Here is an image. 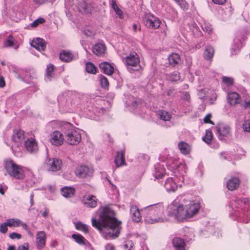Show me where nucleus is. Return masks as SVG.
Wrapping results in <instances>:
<instances>
[{
	"label": "nucleus",
	"instance_id": "nucleus-36",
	"mask_svg": "<svg viewBox=\"0 0 250 250\" xmlns=\"http://www.w3.org/2000/svg\"><path fill=\"white\" fill-rule=\"evenodd\" d=\"M85 69L87 73L92 74H96L98 71L97 67L91 62L85 64Z\"/></svg>",
	"mask_w": 250,
	"mask_h": 250
},
{
	"label": "nucleus",
	"instance_id": "nucleus-50",
	"mask_svg": "<svg viewBox=\"0 0 250 250\" xmlns=\"http://www.w3.org/2000/svg\"><path fill=\"white\" fill-rule=\"evenodd\" d=\"M243 129L244 131L250 132V120H247L244 123Z\"/></svg>",
	"mask_w": 250,
	"mask_h": 250
},
{
	"label": "nucleus",
	"instance_id": "nucleus-31",
	"mask_svg": "<svg viewBox=\"0 0 250 250\" xmlns=\"http://www.w3.org/2000/svg\"><path fill=\"white\" fill-rule=\"evenodd\" d=\"M178 146L180 150V152L184 154H188L189 153L190 151V146L185 142H180L178 144Z\"/></svg>",
	"mask_w": 250,
	"mask_h": 250
},
{
	"label": "nucleus",
	"instance_id": "nucleus-19",
	"mask_svg": "<svg viewBox=\"0 0 250 250\" xmlns=\"http://www.w3.org/2000/svg\"><path fill=\"white\" fill-rule=\"evenodd\" d=\"M240 180L237 177H232L227 182V187L230 191L236 189L239 186Z\"/></svg>",
	"mask_w": 250,
	"mask_h": 250
},
{
	"label": "nucleus",
	"instance_id": "nucleus-16",
	"mask_svg": "<svg viewBox=\"0 0 250 250\" xmlns=\"http://www.w3.org/2000/svg\"><path fill=\"white\" fill-rule=\"evenodd\" d=\"M7 225L10 227H18L21 226L26 231H28V228L26 223L23 222L19 219L12 218L6 220Z\"/></svg>",
	"mask_w": 250,
	"mask_h": 250
},
{
	"label": "nucleus",
	"instance_id": "nucleus-33",
	"mask_svg": "<svg viewBox=\"0 0 250 250\" xmlns=\"http://www.w3.org/2000/svg\"><path fill=\"white\" fill-rule=\"evenodd\" d=\"M112 8L116 13V14L119 16L120 19H122L124 17L123 11L121 9L119 8L117 4L116 0H111L110 3Z\"/></svg>",
	"mask_w": 250,
	"mask_h": 250
},
{
	"label": "nucleus",
	"instance_id": "nucleus-18",
	"mask_svg": "<svg viewBox=\"0 0 250 250\" xmlns=\"http://www.w3.org/2000/svg\"><path fill=\"white\" fill-rule=\"evenodd\" d=\"M106 51V46L104 43H98L92 47L93 53L97 56L104 55Z\"/></svg>",
	"mask_w": 250,
	"mask_h": 250
},
{
	"label": "nucleus",
	"instance_id": "nucleus-40",
	"mask_svg": "<svg viewBox=\"0 0 250 250\" xmlns=\"http://www.w3.org/2000/svg\"><path fill=\"white\" fill-rule=\"evenodd\" d=\"M77 8L80 12L86 13L87 12V3L83 0L79 1L77 5Z\"/></svg>",
	"mask_w": 250,
	"mask_h": 250
},
{
	"label": "nucleus",
	"instance_id": "nucleus-27",
	"mask_svg": "<svg viewBox=\"0 0 250 250\" xmlns=\"http://www.w3.org/2000/svg\"><path fill=\"white\" fill-rule=\"evenodd\" d=\"M166 189L169 191H175L177 189V185L173 178H167L165 184Z\"/></svg>",
	"mask_w": 250,
	"mask_h": 250
},
{
	"label": "nucleus",
	"instance_id": "nucleus-25",
	"mask_svg": "<svg viewBox=\"0 0 250 250\" xmlns=\"http://www.w3.org/2000/svg\"><path fill=\"white\" fill-rule=\"evenodd\" d=\"M115 163L117 167L122 166L125 164V150L124 149L117 152Z\"/></svg>",
	"mask_w": 250,
	"mask_h": 250
},
{
	"label": "nucleus",
	"instance_id": "nucleus-55",
	"mask_svg": "<svg viewBox=\"0 0 250 250\" xmlns=\"http://www.w3.org/2000/svg\"><path fill=\"white\" fill-rule=\"evenodd\" d=\"M243 106L245 109H249L250 112V100L248 101H245Z\"/></svg>",
	"mask_w": 250,
	"mask_h": 250
},
{
	"label": "nucleus",
	"instance_id": "nucleus-5",
	"mask_svg": "<svg viewBox=\"0 0 250 250\" xmlns=\"http://www.w3.org/2000/svg\"><path fill=\"white\" fill-rule=\"evenodd\" d=\"M68 125L69 127L64 132L65 141L70 145H77L81 141V134L74 127Z\"/></svg>",
	"mask_w": 250,
	"mask_h": 250
},
{
	"label": "nucleus",
	"instance_id": "nucleus-46",
	"mask_svg": "<svg viewBox=\"0 0 250 250\" xmlns=\"http://www.w3.org/2000/svg\"><path fill=\"white\" fill-rule=\"evenodd\" d=\"M133 245V243L131 240H127L123 245V247L124 250H131Z\"/></svg>",
	"mask_w": 250,
	"mask_h": 250
},
{
	"label": "nucleus",
	"instance_id": "nucleus-35",
	"mask_svg": "<svg viewBox=\"0 0 250 250\" xmlns=\"http://www.w3.org/2000/svg\"><path fill=\"white\" fill-rule=\"evenodd\" d=\"M214 53V50L210 46H207L204 53V58L206 60H210L212 59Z\"/></svg>",
	"mask_w": 250,
	"mask_h": 250
},
{
	"label": "nucleus",
	"instance_id": "nucleus-59",
	"mask_svg": "<svg viewBox=\"0 0 250 250\" xmlns=\"http://www.w3.org/2000/svg\"><path fill=\"white\" fill-rule=\"evenodd\" d=\"M49 212V209L46 208H45L44 209L43 211H42V212L41 211V212L42 213V215L43 217H45V218L48 216Z\"/></svg>",
	"mask_w": 250,
	"mask_h": 250
},
{
	"label": "nucleus",
	"instance_id": "nucleus-2",
	"mask_svg": "<svg viewBox=\"0 0 250 250\" xmlns=\"http://www.w3.org/2000/svg\"><path fill=\"white\" fill-rule=\"evenodd\" d=\"M163 211L164 207L162 204H155L142 208V215L144 217L145 222L153 224L167 220L163 216Z\"/></svg>",
	"mask_w": 250,
	"mask_h": 250
},
{
	"label": "nucleus",
	"instance_id": "nucleus-42",
	"mask_svg": "<svg viewBox=\"0 0 250 250\" xmlns=\"http://www.w3.org/2000/svg\"><path fill=\"white\" fill-rule=\"evenodd\" d=\"M15 40L12 35H9L7 39L4 42L3 46L4 47H12L14 45Z\"/></svg>",
	"mask_w": 250,
	"mask_h": 250
},
{
	"label": "nucleus",
	"instance_id": "nucleus-14",
	"mask_svg": "<svg viewBox=\"0 0 250 250\" xmlns=\"http://www.w3.org/2000/svg\"><path fill=\"white\" fill-rule=\"evenodd\" d=\"M47 236L44 231H39L36 235V246L39 250L43 249L46 245Z\"/></svg>",
	"mask_w": 250,
	"mask_h": 250
},
{
	"label": "nucleus",
	"instance_id": "nucleus-43",
	"mask_svg": "<svg viewBox=\"0 0 250 250\" xmlns=\"http://www.w3.org/2000/svg\"><path fill=\"white\" fill-rule=\"evenodd\" d=\"M76 229L78 230L82 231L84 233L88 232V229L87 225L82 223L81 222H79L75 224Z\"/></svg>",
	"mask_w": 250,
	"mask_h": 250
},
{
	"label": "nucleus",
	"instance_id": "nucleus-61",
	"mask_svg": "<svg viewBox=\"0 0 250 250\" xmlns=\"http://www.w3.org/2000/svg\"><path fill=\"white\" fill-rule=\"evenodd\" d=\"M139 104V102L135 101L132 102L131 106L134 109H135L136 108L137 106Z\"/></svg>",
	"mask_w": 250,
	"mask_h": 250
},
{
	"label": "nucleus",
	"instance_id": "nucleus-38",
	"mask_svg": "<svg viewBox=\"0 0 250 250\" xmlns=\"http://www.w3.org/2000/svg\"><path fill=\"white\" fill-rule=\"evenodd\" d=\"M55 66L53 64H49L47 65L46 69L45 70V76L47 79L49 81L51 80L53 73L55 70Z\"/></svg>",
	"mask_w": 250,
	"mask_h": 250
},
{
	"label": "nucleus",
	"instance_id": "nucleus-30",
	"mask_svg": "<svg viewBox=\"0 0 250 250\" xmlns=\"http://www.w3.org/2000/svg\"><path fill=\"white\" fill-rule=\"evenodd\" d=\"M168 60L169 64L173 66L180 64L181 62L180 56L176 53H173L170 55L168 56Z\"/></svg>",
	"mask_w": 250,
	"mask_h": 250
},
{
	"label": "nucleus",
	"instance_id": "nucleus-48",
	"mask_svg": "<svg viewBox=\"0 0 250 250\" xmlns=\"http://www.w3.org/2000/svg\"><path fill=\"white\" fill-rule=\"evenodd\" d=\"M45 22V20L43 18H39L38 19L34 21L31 24L32 27H37L39 24L43 23Z\"/></svg>",
	"mask_w": 250,
	"mask_h": 250
},
{
	"label": "nucleus",
	"instance_id": "nucleus-37",
	"mask_svg": "<svg viewBox=\"0 0 250 250\" xmlns=\"http://www.w3.org/2000/svg\"><path fill=\"white\" fill-rule=\"evenodd\" d=\"M159 117L165 121H169L171 119V115L166 110H159L158 113Z\"/></svg>",
	"mask_w": 250,
	"mask_h": 250
},
{
	"label": "nucleus",
	"instance_id": "nucleus-52",
	"mask_svg": "<svg viewBox=\"0 0 250 250\" xmlns=\"http://www.w3.org/2000/svg\"><path fill=\"white\" fill-rule=\"evenodd\" d=\"M29 245L28 243L18 247L17 250H28Z\"/></svg>",
	"mask_w": 250,
	"mask_h": 250
},
{
	"label": "nucleus",
	"instance_id": "nucleus-60",
	"mask_svg": "<svg viewBox=\"0 0 250 250\" xmlns=\"http://www.w3.org/2000/svg\"><path fill=\"white\" fill-rule=\"evenodd\" d=\"M114 249V246L111 244H108L105 246V250H113Z\"/></svg>",
	"mask_w": 250,
	"mask_h": 250
},
{
	"label": "nucleus",
	"instance_id": "nucleus-63",
	"mask_svg": "<svg viewBox=\"0 0 250 250\" xmlns=\"http://www.w3.org/2000/svg\"><path fill=\"white\" fill-rule=\"evenodd\" d=\"M204 30H206L208 33H210L212 32V28L210 27L205 26V28H203Z\"/></svg>",
	"mask_w": 250,
	"mask_h": 250
},
{
	"label": "nucleus",
	"instance_id": "nucleus-62",
	"mask_svg": "<svg viewBox=\"0 0 250 250\" xmlns=\"http://www.w3.org/2000/svg\"><path fill=\"white\" fill-rule=\"evenodd\" d=\"M35 3L42 4L47 1V0H33Z\"/></svg>",
	"mask_w": 250,
	"mask_h": 250
},
{
	"label": "nucleus",
	"instance_id": "nucleus-20",
	"mask_svg": "<svg viewBox=\"0 0 250 250\" xmlns=\"http://www.w3.org/2000/svg\"><path fill=\"white\" fill-rule=\"evenodd\" d=\"M59 57L62 62H69L73 60L74 55L71 51L63 50L60 53Z\"/></svg>",
	"mask_w": 250,
	"mask_h": 250
},
{
	"label": "nucleus",
	"instance_id": "nucleus-56",
	"mask_svg": "<svg viewBox=\"0 0 250 250\" xmlns=\"http://www.w3.org/2000/svg\"><path fill=\"white\" fill-rule=\"evenodd\" d=\"M5 86V82L4 78L0 76V87L3 88Z\"/></svg>",
	"mask_w": 250,
	"mask_h": 250
},
{
	"label": "nucleus",
	"instance_id": "nucleus-41",
	"mask_svg": "<svg viewBox=\"0 0 250 250\" xmlns=\"http://www.w3.org/2000/svg\"><path fill=\"white\" fill-rule=\"evenodd\" d=\"M100 84L102 87L104 89H107L108 88L109 83L108 79L105 76L102 75L99 76Z\"/></svg>",
	"mask_w": 250,
	"mask_h": 250
},
{
	"label": "nucleus",
	"instance_id": "nucleus-58",
	"mask_svg": "<svg viewBox=\"0 0 250 250\" xmlns=\"http://www.w3.org/2000/svg\"><path fill=\"white\" fill-rule=\"evenodd\" d=\"M212 1L217 4H224L226 3L227 0H212Z\"/></svg>",
	"mask_w": 250,
	"mask_h": 250
},
{
	"label": "nucleus",
	"instance_id": "nucleus-57",
	"mask_svg": "<svg viewBox=\"0 0 250 250\" xmlns=\"http://www.w3.org/2000/svg\"><path fill=\"white\" fill-rule=\"evenodd\" d=\"M58 246V242L56 240H52L50 242V247L52 248H56Z\"/></svg>",
	"mask_w": 250,
	"mask_h": 250
},
{
	"label": "nucleus",
	"instance_id": "nucleus-47",
	"mask_svg": "<svg viewBox=\"0 0 250 250\" xmlns=\"http://www.w3.org/2000/svg\"><path fill=\"white\" fill-rule=\"evenodd\" d=\"M222 81L227 86L232 85L234 82V80L232 78L226 76H223L222 77Z\"/></svg>",
	"mask_w": 250,
	"mask_h": 250
},
{
	"label": "nucleus",
	"instance_id": "nucleus-49",
	"mask_svg": "<svg viewBox=\"0 0 250 250\" xmlns=\"http://www.w3.org/2000/svg\"><path fill=\"white\" fill-rule=\"evenodd\" d=\"M7 222H6L4 223H2L0 226V231L2 233H5L8 231L7 227L8 225H7Z\"/></svg>",
	"mask_w": 250,
	"mask_h": 250
},
{
	"label": "nucleus",
	"instance_id": "nucleus-11",
	"mask_svg": "<svg viewBox=\"0 0 250 250\" xmlns=\"http://www.w3.org/2000/svg\"><path fill=\"white\" fill-rule=\"evenodd\" d=\"M24 147L30 153H35L38 150L37 142L34 138H28L24 141Z\"/></svg>",
	"mask_w": 250,
	"mask_h": 250
},
{
	"label": "nucleus",
	"instance_id": "nucleus-8",
	"mask_svg": "<svg viewBox=\"0 0 250 250\" xmlns=\"http://www.w3.org/2000/svg\"><path fill=\"white\" fill-rule=\"evenodd\" d=\"M75 173L78 177L81 178H86L92 176L93 173V170L92 168L84 165L78 166L75 170Z\"/></svg>",
	"mask_w": 250,
	"mask_h": 250
},
{
	"label": "nucleus",
	"instance_id": "nucleus-6",
	"mask_svg": "<svg viewBox=\"0 0 250 250\" xmlns=\"http://www.w3.org/2000/svg\"><path fill=\"white\" fill-rule=\"evenodd\" d=\"M185 219L191 218L197 214L201 208L200 204L188 199H184Z\"/></svg>",
	"mask_w": 250,
	"mask_h": 250
},
{
	"label": "nucleus",
	"instance_id": "nucleus-3",
	"mask_svg": "<svg viewBox=\"0 0 250 250\" xmlns=\"http://www.w3.org/2000/svg\"><path fill=\"white\" fill-rule=\"evenodd\" d=\"M4 168L7 173L11 177L18 180L23 179L25 177L22 167L17 164L11 159L4 160Z\"/></svg>",
	"mask_w": 250,
	"mask_h": 250
},
{
	"label": "nucleus",
	"instance_id": "nucleus-53",
	"mask_svg": "<svg viewBox=\"0 0 250 250\" xmlns=\"http://www.w3.org/2000/svg\"><path fill=\"white\" fill-rule=\"evenodd\" d=\"M210 118H211L210 115L208 114V115H206L204 119V122L207 124H208V123L212 124V123L211 121L210 120Z\"/></svg>",
	"mask_w": 250,
	"mask_h": 250
},
{
	"label": "nucleus",
	"instance_id": "nucleus-24",
	"mask_svg": "<svg viewBox=\"0 0 250 250\" xmlns=\"http://www.w3.org/2000/svg\"><path fill=\"white\" fill-rule=\"evenodd\" d=\"M31 45L39 51H44L46 48V43L44 40L37 38L32 41Z\"/></svg>",
	"mask_w": 250,
	"mask_h": 250
},
{
	"label": "nucleus",
	"instance_id": "nucleus-39",
	"mask_svg": "<svg viewBox=\"0 0 250 250\" xmlns=\"http://www.w3.org/2000/svg\"><path fill=\"white\" fill-rule=\"evenodd\" d=\"M213 138V133L210 130H207L205 135L202 137V140L206 144H211Z\"/></svg>",
	"mask_w": 250,
	"mask_h": 250
},
{
	"label": "nucleus",
	"instance_id": "nucleus-54",
	"mask_svg": "<svg viewBox=\"0 0 250 250\" xmlns=\"http://www.w3.org/2000/svg\"><path fill=\"white\" fill-rule=\"evenodd\" d=\"M183 99L185 100L189 101L190 99V96L188 92H183Z\"/></svg>",
	"mask_w": 250,
	"mask_h": 250
},
{
	"label": "nucleus",
	"instance_id": "nucleus-10",
	"mask_svg": "<svg viewBox=\"0 0 250 250\" xmlns=\"http://www.w3.org/2000/svg\"><path fill=\"white\" fill-rule=\"evenodd\" d=\"M24 139L25 133L23 130L21 129H16L13 130L11 140L17 146L19 147Z\"/></svg>",
	"mask_w": 250,
	"mask_h": 250
},
{
	"label": "nucleus",
	"instance_id": "nucleus-17",
	"mask_svg": "<svg viewBox=\"0 0 250 250\" xmlns=\"http://www.w3.org/2000/svg\"><path fill=\"white\" fill-rule=\"evenodd\" d=\"M217 131L219 139L223 140L224 137H227L229 135L230 128L226 125H219L217 127Z\"/></svg>",
	"mask_w": 250,
	"mask_h": 250
},
{
	"label": "nucleus",
	"instance_id": "nucleus-64",
	"mask_svg": "<svg viewBox=\"0 0 250 250\" xmlns=\"http://www.w3.org/2000/svg\"><path fill=\"white\" fill-rule=\"evenodd\" d=\"M7 250H16V247L13 245H11L8 247Z\"/></svg>",
	"mask_w": 250,
	"mask_h": 250
},
{
	"label": "nucleus",
	"instance_id": "nucleus-9",
	"mask_svg": "<svg viewBox=\"0 0 250 250\" xmlns=\"http://www.w3.org/2000/svg\"><path fill=\"white\" fill-rule=\"evenodd\" d=\"M125 65L128 68H131V67H136L139 65V56L136 52H131L125 58Z\"/></svg>",
	"mask_w": 250,
	"mask_h": 250
},
{
	"label": "nucleus",
	"instance_id": "nucleus-12",
	"mask_svg": "<svg viewBox=\"0 0 250 250\" xmlns=\"http://www.w3.org/2000/svg\"><path fill=\"white\" fill-rule=\"evenodd\" d=\"M64 141L62 133L59 131H55L51 134L50 142L56 146L62 145Z\"/></svg>",
	"mask_w": 250,
	"mask_h": 250
},
{
	"label": "nucleus",
	"instance_id": "nucleus-34",
	"mask_svg": "<svg viewBox=\"0 0 250 250\" xmlns=\"http://www.w3.org/2000/svg\"><path fill=\"white\" fill-rule=\"evenodd\" d=\"M72 238L76 243L81 245H85L86 243L87 242L86 239L80 234H73Z\"/></svg>",
	"mask_w": 250,
	"mask_h": 250
},
{
	"label": "nucleus",
	"instance_id": "nucleus-51",
	"mask_svg": "<svg viewBox=\"0 0 250 250\" xmlns=\"http://www.w3.org/2000/svg\"><path fill=\"white\" fill-rule=\"evenodd\" d=\"M9 236L11 239H20L21 238V234L16 232H12L9 234Z\"/></svg>",
	"mask_w": 250,
	"mask_h": 250
},
{
	"label": "nucleus",
	"instance_id": "nucleus-13",
	"mask_svg": "<svg viewBox=\"0 0 250 250\" xmlns=\"http://www.w3.org/2000/svg\"><path fill=\"white\" fill-rule=\"evenodd\" d=\"M62 165V163L61 160L57 158L50 159L47 161L46 164L48 170L52 171H56L60 170Z\"/></svg>",
	"mask_w": 250,
	"mask_h": 250
},
{
	"label": "nucleus",
	"instance_id": "nucleus-45",
	"mask_svg": "<svg viewBox=\"0 0 250 250\" xmlns=\"http://www.w3.org/2000/svg\"><path fill=\"white\" fill-rule=\"evenodd\" d=\"M181 77L180 74L177 71H175L170 74L168 79L172 82H177L180 80Z\"/></svg>",
	"mask_w": 250,
	"mask_h": 250
},
{
	"label": "nucleus",
	"instance_id": "nucleus-44",
	"mask_svg": "<svg viewBox=\"0 0 250 250\" xmlns=\"http://www.w3.org/2000/svg\"><path fill=\"white\" fill-rule=\"evenodd\" d=\"M174 1L180 6L184 10H187L188 9V4L185 0H174Z\"/></svg>",
	"mask_w": 250,
	"mask_h": 250
},
{
	"label": "nucleus",
	"instance_id": "nucleus-7",
	"mask_svg": "<svg viewBox=\"0 0 250 250\" xmlns=\"http://www.w3.org/2000/svg\"><path fill=\"white\" fill-rule=\"evenodd\" d=\"M143 21L145 25L150 29H157L161 24L159 19L151 13L146 14Z\"/></svg>",
	"mask_w": 250,
	"mask_h": 250
},
{
	"label": "nucleus",
	"instance_id": "nucleus-32",
	"mask_svg": "<svg viewBox=\"0 0 250 250\" xmlns=\"http://www.w3.org/2000/svg\"><path fill=\"white\" fill-rule=\"evenodd\" d=\"M179 165V161L177 159H170L167 162V168L171 171L176 170L178 168Z\"/></svg>",
	"mask_w": 250,
	"mask_h": 250
},
{
	"label": "nucleus",
	"instance_id": "nucleus-1",
	"mask_svg": "<svg viewBox=\"0 0 250 250\" xmlns=\"http://www.w3.org/2000/svg\"><path fill=\"white\" fill-rule=\"evenodd\" d=\"M100 221L95 218L92 219L93 227L102 231H107L106 237L115 239L119 236L122 222L114 217V212L108 208H104L100 214Z\"/></svg>",
	"mask_w": 250,
	"mask_h": 250
},
{
	"label": "nucleus",
	"instance_id": "nucleus-26",
	"mask_svg": "<svg viewBox=\"0 0 250 250\" xmlns=\"http://www.w3.org/2000/svg\"><path fill=\"white\" fill-rule=\"evenodd\" d=\"M130 213L132 220L136 222L141 221V213L139 208L136 206H133L130 208Z\"/></svg>",
	"mask_w": 250,
	"mask_h": 250
},
{
	"label": "nucleus",
	"instance_id": "nucleus-28",
	"mask_svg": "<svg viewBox=\"0 0 250 250\" xmlns=\"http://www.w3.org/2000/svg\"><path fill=\"white\" fill-rule=\"evenodd\" d=\"M61 192L63 196L66 198H71L75 195V189L71 187H65L61 188Z\"/></svg>",
	"mask_w": 250,
	"mask_h": 250
},
{
	"label": "nucleus",
	"instance_id": "nucleus-4",
	"mask_svg": "<svg viewBox=\"0 0 250 250\" xmlns=\"http://www.w3.org/2000/svg\"><path fill=\"white\" fill-rule=\"evenodd\" d=\"M167 215L175 220L182 221L185 219L183 201L181 202L178 199L174 200L167 208Z\"/></svg>",
	"mask_w": 250,
	"mask_h": 250
},
{
	"label": "nucleus",
	"instance_id": "nucleus-22",
	"mask_svg": "<svg viewBox=\"0 0 250 250\" xmlns=\"http://www.w3.org/2000/svg\"><path fill=\"white\" fill-rule=\"evenodd\" d=\"M100 69L106 75L111 76L114 73V67L107 62H102L99 64Z\"/></svg>",
	"mask_w": 250,
	"mask_h": 250
},
{
	"label": "nucleus",
	"instance_id": "nucleus-15",
	"mask_svg": "<svg viewBox=\"0 0 250 250\" xmlns=\"http://www.w3.org/2000/svg\"><path fill=\"white\" fill-rule=\"evenodd\" d=\"M98 199L92 195H85L83 197L82 202L86 207L94 208L97 205Z\"/></svg>",
	"mask_w": 250,
	"mask_h": 250
},
{
	"label": "nucleus",
	"instance_id": "nucleus-23",
	"mask_svg": "<svg viewBox=\"0 0 250 250\" xmlns=\"http://www.w3.org/2000/svg\"><path fill=\"white\" fill-rule=\"evenodd\" d=\"M166 170L164 166L157 163L154 165V176L156 179L162 178L165 175Z\"/></svg>",
	"mask_w": 250,
	"mask_h": 250
},
{
	"label": "nucleus",
	"instance_id": "nucleus-21",
	"mask_svg": "<svg viewBox=\"0 0 250 250\" xmlns=\"http://www.w3.org/2000/svg\"><path fill=\"white\" fill-rule=\"evenodd\" d=\"M227 100L228 103L230 105H235L236 104L240 103L241 97L236 92H230L228 94Z\"/></svg>",
	"mask_w": 250,
	"mask_h": 250
},
{
	"label": "nucleus",
	"instance_id": "nucleus-29",
	"mask_svg": "<svg viewBox=\"0 0 250 250\" xmlns=\"http://www.w3.org/2000/svg\"><path fill=\"white\" fill-rule=\"evenodd\" d=\"M172 245L176 250H185V243L183 239L179 238L173 239Z\"/></svg>",
	"mask_w": 250,
	"mask_h": 250
}]
</instances>
